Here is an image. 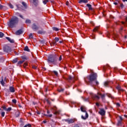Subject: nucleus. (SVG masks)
<instances>
[{"label": "nucleus", "instance_id": "f257e3e1", "mask_svg": "<svg viewBox=\"0 0 127 127\" xmlns=\"http://www.w3.org/2000/svg\"><path fill=\"white\" fill-rule=\"evenodd\" d=\"M19 21V19L18 17L14 16L7 22V24L10 28H14L16 27V25L18 24Z\"/></svg>", "mask_w": 127, "mask_h": 127}, {"label": "nucleus", "instance_id": "f03ea898", "mask_svg": "<svg viewBox=\"0 0 127 127\" xmlns=\"http://www.w3.org/2000/svg\"><path fill=\"white\" fill-rule=\"evenodd\" d=\"M47 61L48 63H49V64H53V65H58V60L57 58L53 55H50L48 57Z\"/></svg>", "mask_w": 127, "mask_h": 127}, {"label": "nucleus", "instance_id": "7ed1b4c3", "mask_svg": "<svg viewBox=\"0 0 127 127\" xmlns=\"http://www.w3.org/2000/svg\"><path fill=\"white\" fill-rule=\"evenodd\" d=\"M98 78V74L96 73H93L87 76V78L90 81V82L97 81Z\"/></svg>", "mask_w": 127, "mask_h": 127}, {"label": "nucleus", "instance_id": "20e7f679", "mask_svg": "<svg viewBox=\"0 0 127 127\" xmlns=\"http://www.w3.org/2000/svg\"><path fill=\"white\" fill-rule=\"evenodd\" d=\"M80 110L81 112H83V113H85V117L82 115L81 119H82V120H87L89 118V114H88V112H87L86 109H85V108H83V106L80 107Z\"/></svg>", "mask_w": 127, "mask_h": 127}, {"label": "nucleus", "instance_id": "39448f33", "mask_svg": "<svg viewBox=\"0 0 127 127\" xmlns=\"http://www.w3.org/2000/svg\"><path fill=\"white\" fill-rule=\"evenodd\" d=\"M3 50L4 52H6V53H9V52H11V48L10 47L5 45L3 47Z\"/></svg>", "mask_w": 127, "mask_h": 127}, {"label": "nucleus", "instance_id": "423d86ee", "mask_svg": "<svg viewBox=\"0 0 127 127\" xmlns=\"http://www.w3.org/2000/svg\"><path fill=\"white\" fill-rule=\"evenodd\" d=\"M86 6L88 8L89 10L91 11L92 14H94V13H95V9L92 7V5H91V4L88 3L86 4Z\"/></svg>", "mask_w": 127, "mask_h": 127}, {"label": "nucleus", "instance_id": "0eeeda50", "mask_svg": "<svg viewBox=\"0 0 127 127\" xmlns=\"http://www.w3.org/2000/svg\"><path fill=\"white\" fill-rule=\"evenodd\" d=\"M32 29L33 30H34V31H36V30H38L39 29V26H38V25L36 23H33L32 25Z\"/></svg>", "mask_w": 127, "mask_h": 127}, {"label": "nucleus", "instance_id": "6e6552de", "mask_svg": "<svg viewBox=\"0 0 127 127\" xmlns=\"http://www.w3.org/2000/svg\"><path fill=\"white\" fill-rule=\"evenodd\" d=\"M66 80L68 81V82H71V81H72V82L73 83H74V82H75V77H72L71 75H69L67 77V78H66Z\"/></svg>", "mask_w": 127, "mask_h": 127}, {"label": "nucleus", "instance_id": "1a4fd4ad", "mask_svg": "<svg viewBox=\"0 0 127 127\" xmlns=\"http://www.w3.org/2000/svg\"><path fill=\"white\" fill-rule=\"evenodd\" d=\"M99 114L101 115V116H104L106 115V111L104 109H100L99 112Z\"/></svg>", "mask_w": 127, "mask_h": 127}, {"label": "nucleus", "instance_id": "9d476101", "mask_svg": "<svg viewBox=\"0 0 127 127\" xmlns=\"http://www.w3.org/2000/svg\"><path fill=\"white\" fill-rule=\"evenodd\" d=\"M5 38L8 40V41H9V42H10V43H13L14 42V40L11 39L9 37H6Z\"/></svg>", "mask_w": 127, "mask_h": 127}, {"label": "nucleus", "instance_id": "9b49d317", "mask_svg": "<svg viewBox=\"0 0 127 127\" xmlns=\"http://www.w3.org/2000/svg\"><path fill=\"white\" fill-rule=\"evenodd\" d=\"M9 91L10 93H14L15 92V89H14V87L12 86H10L9 87Z\"/></svg>", "mask_w": 127, "mask_h": 127}, {"label": "nucleus", "instance_id": "f8f14e48", "mask_svg": "<svg viewBox=\"0 0 127 127\" xmlns=\"http://www.w3.org/2000/svg\"><path fill=\"white\" fill-rule=\"evenodd\" d=\"M79 3H88V0H79L78 1Z\"/></svg>", "mask_w": 127, "mask_h": 127}, {"label": "nucleus", "instance_id": "ddd939ff", "mask_svg": "<svg viewBox=\"0 0 127 127\" xmlns=\"http://www.w3.org/2000/svg\"><path fill=\"white\" fill-rule=\"evenodd\" d=\"M58 41H59V38H55V42L53 43V45H55L56 44V43L58 42Z\"/></svg>", "mask_w": 127, "mask_h": 127}, {"label": "nucleus", "instance_id": "4468645a", "mask_svg": "<svg viewBox=\"0 0 127 127\" xmlns=\"http://www.w3.org/2000/svg\"><path fill=\"white\" fill-rule=\"evenodd\" d=\"M116 89L117 90H118V91H124V89H122V87H121V86L120 85H118L117 87H116Z\"/></svg>", "mask_w": 127, "mask_h": 127}, {"label": "nucleus", "instance_id": "2eb2a0df", "mask_svg": "<svg viewBox=\"0 0 127 127\" xmlns=\"http://www.w3.org/2000/svg\"><path fill=\"white\" fill-rule=\"evenodd\" d=\"M104 86L105 87H109L110 86V82L106 81L104 82Z\"/></svg>", "mask_w": 127, "mask_h": 127}, {"label": "nucleus", "instance_id": "dca6fc26", "mask_svg": "<svg viewBox=\"0 0 127 127\" xmlns=\"http://www.w3.org/2000/svg\"><path fill=\"white\" fill-rule=\"evenodd\" d=\"M52 29H53V30H54V31H59V30H60V29H59L56 27H52Z\"/></svg>", "mask_w": 127, "mask_h": 127}, {"label": "nucleus", "instance_id": "f3484780", "mask_svg": "<svg viewBox=\"0 0 127 127\" xmlns=\"http://www.w3.org/2000/svg\"><path fill=\"white\" fill-rule=\"evenodd\" d=\"M24 51H27V52H30V50L28 48V46H26L24 49Z\"/></svg>", "mask_w": 127, "mask_h": 127}, {"label": "nucleus", "instance_id": "a211bd4d", "mask_svg": "<svg viewBox=\"0 0 127 127\" xmlns=\"http://www.w3.org/2000/svg\"><path fill=\"white\" fill-rule=\"evenodd\" d=\"M16 32H24V29L23 28H21L19 30L16 31Z\"/></svg>", "mask_w": 127, "mask_h": 127}, {"label": "nucleus", "instance_id": "6ab92c4d", "mask_svg": "<svg viewBox=\"0 0 127 127\" xmlns=\"http://www.w3.org/2000/svg\"><path fill=\"white\" fill-rule=\"evenodd\" d=\"M74 122L75 121L73 119H69L68 124H73V123H74Z\"/></svg>", "mask_w": 127, "mask_h": 127}, {"label": "nucleus", "instance_id": "aec40b11", "mask_svg": "<svg viewBox=\"0 0 127 127\" xmlns=\"http://www.w3.org/2000/svg\"><path fill=\"white\" fill-rule=\"evenodd\" d=\"M93 31L96 32V31H99V26H96L95 27L93 30Z\"/></svg>", "mask_w": 127, "mask_h": 127}, {"label": "nucleus", "instance_id": "412c9836", "mask_svg": "<svg viewBox=\"0 0 127 127\" xmlns=\"http://www.w3.org/2000/svg\"><path fill=\"white\" fill-rule=\"evenodd\" d=\"M0 83L2 86H4V81H3V78L2 77L1 80L0 81Z\"/></svg>", "mask_w": 127, "mask_h": 127}, {"label": "nucleus", "instance_id": "4be33fe9", "mask_svg": "<svg viewBox=\"0 0 127 127\" xmlns=\"http://www.w3.org/2000/svg\"><path fill=\"white\" fill-rule=\"evenodd\" d=\"M25 23H27V24H30V23H31V20L29 19H26Z\"/></svg>", "mask_w": 127, "mask_h": 127}, {"label": "nucleus", "instance_id": "5701e85b", "mask_svg": "<svg viewBox=\"0 0 127 127\" xmlns=\"http://www.w3.org/2000/svg\"><path fill=\"white\" fill-rule=\"evenodd\" d=\"M29 39H33V35L32 33H30L29 35Z\"/></svg>", "mask_w": 127, "mask_h": 127}, {"label": "nucleus", "instance_id": "b1692460", "mask_svg": "<svg viewBox=\"0 0 127 127\" xmlns=\"http://www.w3.org/2000/svg\"><path fill=\"white\" fill-rule=\"evenodd\" d=\"M19 112H17L15 113V118H18V117H19Z\"/></svg>", "mask_w": 127, "mask_h": 127}, {"label": "nucleus", "instance_id": "393cba45", "mask_svg": "<svg viewBox=\"0 0 127 127\" xmlns=\"http://www.w3.org/2000/svg\"><path fill=\"white\" fill-rule=\"evenodd\" d=\"M22 33V32H15L14 34H15V35H21Z\"/></svg>", "mask_w": 127, "mask_h": 127}, {"label": "nucleus", "instance_id": "a878e982", "mask_svg": "<svg viewBox=\"0 0 127 127\" xmlns=\"http://www.w3.org/2000/svg\"><path fill=\"white\" fill-rule=\"evenodd\" d=\"M120 7H121V9H124L125 8V5H124V3H120Z\"/></svg>", "mask_w": 127, "mask_h": 127}, {"label": "nucleus", "instance_id": "bb28decb", "mask_svg": "<svg viewBox=\"0 0 127 127\" xmlns=\"http://www.w3.org/2000/svg\"><path fill=\"white\" fill-rule=\"evenodd\" d=\"M53 73L56 75V76H58V72L56 70H54Z\"/></svg>", "mask_w": 127, "mask_h": 127}, {"label": "nucleus", "instance_id": "cd10ccee", "mask_svg": "<svg viewBox=\"0 0 127 127\" xmlns=\"http://www.w3.org/2000/svg\"><path fill=\"white\" fill-rule=\"evenodd\" d=\"M100 96H101V99H105V97H106V95L105 94H100Z\"/></svg>", "mask_w": 127, "mask_h": 127}, {"label": "nucleus", "instance_id": "c85d7f7f", "mask_svg": "<svg viewBox=\"0 0 127 127\" xmlns=\"http://www.w3.org/2000/svg\"><path fill=\"white\" fill-rule=\"evenodd\" d=\"M122 125V121L121 120H119L117 123V126H120Z\"/></svg>", "mask_w": 127, "mask_h": 127}, {"label": "nucleus", "instance_id": "c756f323", "mask_svg": "<svg viewBox=\"0 0 127 127\" xmlns=\"http://www.w3.org/2000/svg\"><path fill=\"white\" fill-rule=\"evenodd\" d=\"M22 5H23V6L24 7H27V5H26V3H25V2H22Z\"/></svg>", "mask_w": 127, "mask_h": 127}, {"label": "nucleus", "instance_id": "7c9ffc66", "mask_svg": "<svg viewBox=\"0 0 127 127\" xmlns=\"http://www.w3.org/2000/svg\"><path fill=\"white\" fill-rule=\"evenodd\" d=\"M23 62H24V61H19L17 63V64L18 65H21V64H22V63H23Z\"/></svg>", "mask_w": 127, "mask_h": 127}, {"label": "nucleus", "instance_id": "2f4dec72", "mask_svg": "<svg viewBox=\"0 0 127 127\" xmlns=\"http://www.w3.org/2000/svg\"><path fill=\"white\" fill-rule=\"evenodd\" d=\"M94 98L95 99H97V100H100V97H99V96L95 95L94 96Z\"/></svg>", "mask_w": 127, "mask_h": 127}, {"label": "nucleus", "instance_id": "473e14b6", "mask_svg": "<svg viewBox=\"0 0 127 127\" xmlns=\"http://www.w3.org/2000/svg\"><path fill=\"white\" fill-rule=\"evenodd\" d=\"M22 59L23 60H27V58H26V56H23L21 57Z\"/></svg>", "mask_w": 127, "mask_h": 127}, {"label": "nucleus", "instance_id": "72a5a7b5", "mask_svg": "<svg viewBox=\"0 0 127 127\" xmlns=\"http://www.w3.org/2000/svg\"><path fill=\"white\" fill-rule=\"evenodd\" d=\"M4 35V34L2 32H0V38H2V37H3Z\"/></svg>", "mask_w": 127, "mask_h": 127}, {"label": "nucleus", "instance_id": "f704fd0d", "mask_svg": "<svg viewBox=\"0 0 127 127\" xmlns=\"http://www.w3.org/2000/svg\"><path fill=\"white\" fill-rule=\"evenodd\" d=\"M8 5L10 7V8H13V5L11 4V3H9L8 4Z\"/></svg>", "mask_w": 127, "mask_h": 127}, {"label": "nucleus", "instance_id": "c9c22d12", "mask_svg": "<svg viewBox=\"0 0 127 127\" xmlns=\"http://www.w3.org/2000/svg\"><path fill=\"white\" fill-rule=\"evenodd\" d=\"M12 62L13 63H16V62H17V58L13 59Z\"/></svg>", "mask_w": 127, "mask_h": 127}, {"label": "nucleus", "instance_id": "e433bc0d", "mask_svg": "<svg viewBox=\"0 0 127 127\" xmlns=\"http://www.w3.org/2000/svg\"><path fill=\"white\" fill-rule=\"evenodd\" d=\"M58 92H64V88H61L60 89H58Z\"/></svg>", "mask_w": 127, "mask_h": 127}, {"label": "nucleus", "instance_id": "4c0bfd02", "mask_svg": "<svg viewBox=\"0 0 127 127\" xmlns=\"http://www.w3.org/2000/svg\"><path fill=\"white\" fill-rule=\"evenodd\" d=\"M48 0H44L43 2L44 3V4H46L47 3V2H48Z\"/></svg>", "mask_w": 127, "mask_h": 127}, {"label": "nucleus", "instance_id": "58836bf2", "mask_svg": "<svg viewBox=\"0 0 127 127\" xmlns=\"http://www.w3.org/2000/svg\"><path fill=\"white\" fill-rule=\"evenodd\" d=\"M12 108L11 107H9L7 109V110H6L7 112H10V111H11Z\"/></svg>", "mask_w": 127, "mask_h": 127}, {"label": "nucleus", "instance_id": "ea45409f", "mask_svg": "<svg viewBox=\"0 0 127 127\" xmlns=\"http://www.w3.org/2000/svg\"><path fill=\"white\" fill-rule=\"evenodd\" d=\"M83 101H84V102H88L89 101V98H83Z\"/></svg>", "mask_w": 127, "mask_h": 127}, {"label": "nucleus", "instance_id": "a19ab883", "mask_svg": "<svg viewBox=\"0 0 127 127\" xmlns=\"http://www.w3.org/2000/svg\"><path fill=\"white\" fill-rule=\"evenodd\" d=\"M44 116H46V117H49V118H52V114H50L49 115H47L46 114H44Z\"/></svg>", "mask_w": 127, "mask_h": 127}, {"label": "nucleus", "instance_id": "79ce46f5", "mask_svg": "<svg viewBox=\"0 0 127 127\" xmlns=\"http://www.w3.org/2000/svg\"><path fill=\"white\" fill-rule=\"evenodd\" d=\"M12 103H13V104H16V102H17V101H16V99H12Z\"/></svg>", "mask_w": 127, "mask_h": 127}, {"label": "nucleus", "instance_id": "37998d69", "mask_svg": "<svg viewBox=\"0 0 127 127\" xmlns=\"http://www.w3.org/2000/svg\"><path fill=\"white\" fill-rule=\"evenodd\" d=\"M1 117H4V115H5V113L4 112H1Z\"/></svg>", "mask_w": 127, "mask_h": 127}, {"label": "nucleus", "instance_id": "c03bdc74", "mask_svg": "<svg viewBox=\"0 0 127 127\" xmlns=\"http://www.w3.org/2000/svg\"><path fill=\"white\" fill-rule=\"evenodd\" d=\"M62 60V55H61L59 58V61H61Z\"/></svg>", "mask_w": 127, "mask_h": 127}, {"label": "nucleus", "instance_id": "a18cd8bd", "mask_svg": "<svg viewBox=\"0 0 127 127\" xmlns=\"http://www.w3.org/2000/svg\"><path fill=\"white\" fill-rule=\"evenodd\" d=\"M37 0H33V2L34 3V4L37 3Z\"/></svg>", "mask_w": 127, "mask_h": 127}, {"label": "nucleus", "instance_id": "49530a36", "mask_svg": "<svg viewBox=\"0 0 127 127\" xmlns=\"http://www.w3.org/2000/svg\"><path fill=\"white\" fill-rule=\"evenodd\" d=\"M116 106H117V107H118V108H119V107H121V104L119 103H117Z\"/></svg>", "mask_w": 127, "mask_h": 127}, {"label": "nucleus", "instance_id": "de8ad7c7", "mask_svg": "<svg viewBox=\"0 0 127 127\" xmlns=\"http://www.w3.org/2000/svg\"><path fill=\"white\" fill-rule=\"evenodd\" d=\"M90 23L93 25V26H95V23H94V22L91 21H90Z\"/></svg>", "mask_w": 127, "mask_h": 127}, {"label": "nucleus", "instance_id": "09e8293b", "mask_svg": "<svg viewBox=\"0 0 127 127\" xmlns=\"http://www.w3.org/2000/svg\"><path fill=\"white\" fill-rule=\"evenodd\" d=\"M3 8V5L0 4V9H2Z\"/></svg>", "mask_w": 127, "mask_h": 127}, {"label": "nucleus", "instance_id": "8fccbe9b", "mask_svg": "<svg viewBox=\"0 0 127 127\" xmlns=\"http://www.w3.org/2000/svg\"><path fill=\"white\" fill-rule=\"evenodd\" d=\"M102 100L103 103H106V98H102Z\"/></svg>", "mask_w": 127, "mask_h": 127}, {"label": "nucleus", "instance_id": "3c124183", "mask_svg": "<svg viewBox=\"0 0 127 127\" xmlns=\"http://www.w3.org/2000/svg\"><path fill=\"white\" fill-rule=\"evenodd\" d=\"M95 83H96V85L98 86V85H99V82L98 81L95 80Z\"/></svg>", "mask_w": 127, "mask_h": 127}, {"label": "nucleus", "instance_id": "603ef678", "mask_svg": "<svg viewBox=\"0 0 127 127\" xmlns=\"http://www.w3.org/2000/svg\"><path fill=\"white\" fill-rule=\"evenodd\" d=\"M2 109H4L5 111H6V110H7V108H6V107H5V106H3Z\"/></svg>", "mask_w": 127, "mask_h": 127}, {"label": "nucleus", "instance_id": "864d4df0", "mask_svg": "<svg viewBox=\"0 0 127 127\" xmlns=\"http://www.w3.org/2000/svg\"><path fill=\"white\" fill-rule=\"evenodd\" d=\"M32 68H33V69H36L37 68V67L35 65H33Z\"/></svg>", "mask_w": 127, "mask_h": 127}, {"label": "nucleus", "instance_id": "5fc2aeb1", "mask_svg": "<svg viewBox=\"0 0 127 127\" xmlns=\"http://www.w3.org/2000/svg\"><path fill=\"white\" fill-rule=\"evenodd\" d=\"M119 119L121 121H123L124 119H123V117H122L121 116L119 117Z\"/></svg>", "mask_w": 127, "mask_h": 127}, {"label": "nucleus", "instance_id": "6e6d98bb", "mask_svg": "<svg viewBox=\"0 0 127 127\" xmlns=\"http://www.w3.org/2000/svg\"><path fill=\"white\" fill-rule=\"evenodd\" d=\"M38 34H41L42 35H43L44 34V32H38Z\"/></svg>", "mask_w": 127, "mask_h": 127}, {"label": "nucleus", "instance_id": "4d7b16f0", "mask_svg": "<svg viewBox=\"0 0 127 127\" xmlns=\"http://www.w3.org/2000/svg\"><path fill=\"white\" fill-rule=\"evenodd\" d=\"M47 102L48 104H49V105H50L51 104V102H50V101H49L48 100H47Z\"/></svg>", "mask_w": 127, "mask_h": 127}, {"label": "nucleus", "instance_id": "13d9d810", "mask_svg": "<svg viewBox=\"0 0 127 127\" xmlns=\"http://www.w3.org/2000/svg\"><path fill=\"white\" fill-rule=\"evenodd\" d=\"M65 122H66V123H68L69 124V119H65Z\"/></svg>", "mask_w": 127, "mask_h": 127}, {"label": "nucleus", "instance_id": "bf43d9fd", "mask_svg": "<svg viewBox=\"0 0 127 127\" xmlns=\"http://www.w3.org/2000/svg\"><path fill=\"white\" fill-rule=\"evenodd\" d=\"M66 5H67V6L69 5V1H67L66 2Z\"/></svg>", "mask_w": 127, "mask_h": 127}, {"label": "nucleus", "instance_id": "052dcab7", "mask_svg": "<svg viewBox=\"0 0 127 127\" xmlns=\"http://www.w3.org/2000/svg\"><path fill=\"white\" fill-rule=\"evenodd\" d=\"M91 37H92V39H95V35H94L91 36Z\"/></svg>", "mask_w": 127, "mask_h": 127}, {"label": "nucleus", "instance_id": "680f3d73", "mask_svg": "<svg viewBox=\"0 0 127 127\" xmlns=\"http://www.w3.org/2000/svg\"><path fill=\"white\" fill-rule=\"evenodd\" d=\"M96 105L97 106V107H100V104L98 103H96Z\"/></svg>", "mask_w": 127, "mask_h": 127}, {"label": "nucleus", "instance_id": "e2e57ef3", "mask_svg": "<svg viewBox=\"0 0 127 127\" xmlns=\"http://www.w3.org/2000/svg\"><path fill=\"white\" fill-rule=\"evenodd\" d=\"M19 16H20L21 17V18H22L23 19V16L20 14V15H19Z\"/></svg>", "mask_w": 127, "mask_h": 127}, {"label": "nucleus", "instance_id": "0e129e2a", "mask_svg": "<svg viewBox=\"0 0 127 127\" xmlns=\"http://www.w3.org/2000/svg\"><path fill=\"white\" fill-rule=\"evenodd\" d=\"M4 54L2 52H0V55H3Z\"/></svg>", "mask_w": 127, "mask_h": 127}, {"label": "nucleus", "instance_id": "69168bd1", "mask_svg": "<svg viewBox=\"0 0 127 127\" xmlns=\"http://www.w3.org/2000/svg\"><path fill=\"white\" fill-rule=\"evenodd\" d=\"M73 127H80L78 125H75Z\"/></svg>", "mask_w": 127, "mask_h": 127}, {"label": "nucleus", "instance_id": "338daca9", "mask_svg": "<svg viewBox=\"0 0 127 127\" xmlns=\"http://www.w3.org/2000/svg\"><path fill=\"white\" fill-rule=\"evenodd\" d=\"M27 127H31V124H27Z\"/></svg>", "mask_w": 127, "mask_h": 127}, {"label": "nucleus", "instance_id": "774afa93", "mask_svg": "<svg viewBox=\"0 0 127 127\" xmlns=\"http://www.w3.org/2000/svg\"><path fill=\"white\" fill-rule=\"evenodd\" d=\"M36 113H37V115H40V112L37 111Z\"/></svg>", "mask_w": 127, "mask_h": 127}]
</instances>
